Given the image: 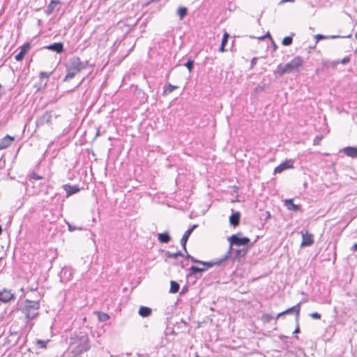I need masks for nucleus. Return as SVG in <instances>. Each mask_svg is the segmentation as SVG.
Wrapping results in <instances>:
<instances>
[{
  "label": "nucleus",
  "instance_id": "1",
  "mask_svg": "<svg viewBox=\"0 0 357 357\" xmlns=\"http://www.w3.org/2000/svg\"><path fill=\"white\" fill-rule=\"evenodd\" d=\"M70 349L75 356L79 355L90 349L89 337L86 335H74L70 337Z\"/></svg>",
  "mask_w": 357,
  "mask_h": 357
},
{
  "label": "nucleus",
  "instance_id": "2",
  "mask_svg": "<svg viewBox=\"0 0 357 357\" xmlns=\"http://www.w3.org/2000/svg\"><path fill=\"white\" fill-rule=\"evenodd\" d=\"M66 66L67 73L64 81H68L73 79L77 74L80 73L81 70L85 68V64L79 57L73 56L68 60Z\"/></svg>",
  "mask_w": 357,
  "mask_h": 357
},
{
  "label": "nucleus",
  "instance_id": "3",
  "mask_svg": "<svg viewBox=\"0 0 357 357\" xmlns=\"http://www.w3.org/2000/svg\"><path fill=\"white\" fill-rule=\"evenodd\" d=\"M303 59L300 56L294 57L291 61L286 63L284 66L280 65L278 66V73L282 75L285 73H291L297 70L303 65Z\"/></svg>",
  "mask_w": 357,
  "mask_h": 357
},
{
  "label": "nucleus",
  "instance_id": "4",
  "mask_svg": "<svg viewBox=\"0 0 357 357\" xmlns=\"http://www.w3.org/2000/svg\"><path fill=\"white\" fill-rule=\"evenodd\" d=\"M39 307L38 301H26L22 310L26 319H33L38 315Z\"/></svg>",
  "mask_w": 357,
  "mask_h": 357
},
{
  "label": "nucleus",
  "instance_id": "5",
  "mask_svg": "<svg viewBox=\"0 0 357 357\" xmlns=\"http://www.w3.org/2000/svg\"><path fill=\"white\" fill-rule=\"evenodd\" d=\"M250 240L247 237H241L239 234H234L229 238V249L226 253L225 255H229V257L231 255V251L232 249V245H246L250 243Z\"/></svg>",
  "mask_w": 357,
  "mask_h": 357
},
{
  "label": "nucleus",
  "instance_id": "6",
  "mask_svg": "<svg viewBox=\"0 0 357 357\" xmlns=\"http://www.w3.org/2000/svg\"><path fill=\"white\" fill-rule=\"evenodd\" d=\"M187 257L188 259H190L194 263H197V264H202V266H207V267H213L214 266L220 265L222 262H224L227 259H229V255H225L222 259L213 260L211 261H199V260L196 259L193 257L190 256V255H188Z\"/></svg>",
  "mask_w": 357,
  "mask_h": 357
},
{
  "label": "nucleus",
  "instance_id": "7",
  "mask_svg": "<svg viewBox=\"0 0 357 357\" xmlns=\"http://www.w3.org/2000/svg\"><path fill=\"white\" fill-rule=\"evenodd\" d=\"M302 235V242L301 244V247H307L310 246L314 243V236L312 234H309L308 232L304 233L303 231H301Z\"/></svg>",
  "mask_w": 357,
  "mask_h": 357
},
{
  "label": "nucleus",
  "instance_id": "8",
  "mask_svg": "<svg viewBox=\"0 0 357 357\" xmlns=\"http://www.w3.org/2000/svg\"><path fill=\"white\" fill-rule=\"evenodd\" d=\"M52 112H45L36 121L37 126H42L45 124H50L52 121Z\"/></svg>",
  "mask_w": 357,
  "mask_h": 357
},
{
  "label": "nucleus",
  "instance_id": "9",
  "mask_svg": "<svg viewBox=\"0 0 357 357\" xmlns=\"http://www.w3.org/2000/svg\"><path fill=\"white\" fill-rule=\"evenodd\" d=\"M291 168H293V161L291 160H286L285 162L281 163L280 165H279L278 166H277L275 168L274 173L280 174L286 169H291Z\"/></svg>",
  "mask_w": 357,
  "mask_h": 357
},
{
  "label": "nucleus",
  "instance_id": "10",
  "mask_svg": "<svg viewBox=\"0 0 357 357\" xmlns=\"http://www.w3.org/2000/svg\"><path fill=\"white\" fill-rule=\"evenodd\" d=\"M31 45L29 43H25L22 46L20 47V52L15 55V59L17 61H22L24 55L30 50Z\"/></svg>",
  "mask_w": 357,
  "mask_h": 357
},
{
  "label": "nucleus",
  "instance_id": "11",
  "mask_svg": "<svg viewBox=\"0 0 357 357\" xmlns=\"http://www.w3.org/2000/svg\"><path fill=\"white\" fill-rule=\"evenodd\" d=\"M63 188L66 192V197H68L80 190L78 185H70L69 184H65L63 185Z\"/></svg>",
  "mask_w": 357,
  "mask_h": 357
},
{
  "label": "nucleus",
  "instance_id": "12",
  "mask_svg": "<svg viewBox=\"0 0 357 357\" xmlns=\"http://www.w3.org/2000/svg\"><path fill=\"white\" fill-rule=\"evenodd\" d=\"M197 227V225H194L191 228L188 229L187 231H185V234H183L181 240V244L183 249L186 251V243L188 240L189 236L193 231V230Z\"/></svg>",
  "mask_w": 357,
  "mask_h": 357
},
{
  "label": "nucleus",
  "instance_id": "13",
  "mask_svg": "<svg viewBox=\"0 0 357 357\" xmlns=\"http://www.w3.org/2000/svg\"><path fill=\"white\" fill-rule=\"evenodd\" d=\"M14 298L13 294L11 291L3 289L0 291V301L3 303H7Z\"/></svg>",
  "mask_w": 357,
  "mask_h": 357
},
{
  "label": "nucleus",
  "instance_id": "14",
  "mask_svg": "<svg viewBox=\"0 0 357 357\" xmlns=\"http://www.w3.org/2000/svg\"><path fill=\"white\" fill-rule=\"evenodd\" d=\"M14 141V137L7 135L0 139V150L8 148Z\"/></svg>",
  "mask_w": 357,
  "mask_h": 357
},
{
  "label": "nucleus",
  "instance_id": "15",
  "mask_svg": "<svg viewBox=\"0 0 357 357\" xmlns=\"http://www.w3.org/2000/svg\"><path fill=\"white\" fill-rule=\"evenodd\" d=\"M45 48L56 53H61L63 52V45L62 43H55L45 47Z\"/></svg>",
  "mask_w": 357,
  "mask_h": 357
},
{
  "label": "nucleus",
  "instance_id": "16",
  "mask_svg": "<svg viewBox=\"0 0 357 357\" xmlns=\"http://www.w3.org/2000/svg\"><path fill=\"white\" fill-rule=\"evenodd\" d=\"M343 153L349 157H357V147L347 146L343 149Z\"/></svg>",
  "mask_w": 357,
  "mask_h": 357
},
{
  "label": "nucleus",
  "instance_id": "17",
  "mask_svg": "<svg viewBox=\"0 0 357 357\" xmlns=\"http://www.w3.org/2000/svg\"><path fill=\"white\" fill-rule=\"evenodd\" d=\"M300 304H301V303H298L297 305H296L293 306L292 307H290V308L287 309V310H285V311H284V312H282L279 313V314H278V317H280V316H282V315H283V314L290 313V312H295V313H296V317H298V315H299L300 309H301V307H300Z\"/></svg>",
  "mask_w": 357,
  "mask_h": 357
},
{
  "label": "nucleus",
  "instance_id": "18",
  "mask_svg": "<svg viewBox=\"0 0 357 357\" xmlns=\"http://www.w3.org/2000/svg\"><path fill=\"white\" fill-rule=\"evenodd\" d=\"M240 213L236 212L229 217V222L231 225L236 227L239 225Z\"/></svg>",
  "mask_w": 357,
  "mask_h": 357
},
{
  "label": "nucleus",
  "instance_id": "19",
  "mask_svg": "<svg viewBox=\"0 0 357 357\" xmlns=\"http://www.w3.org/2000/svg\"><path fill=\"white\" fill-rule=\"evenodd\" d=\"M284 205L289 210L293 211H297L299 209V206L293 203L292 199H286L284 202Z\"/></svg>",
  "mask_w": 357,
  "mask_h": 357
},
{
  "label": "nucleus",
  "instance_id": "20",
  "mask_svg": "<svg viewBox=\"0 0 357 357\" xmlns=\"http://www.w3.org/2000/svg\"><path fill=\"white\" fill-rule=\"evenodd\" d=\"M151 314V309L148 307L142 306L139 310V314L143 317H147Z\"/></svg>",
  "mask_w": 357,
  "mask_h": 357
},
{
  "label": "nucleus",
  "instance_id": "21",
  "mask_svg": "<svg viewBox=\"0 0 357 357\" xmlns=\"http://www.w3.org/2000/svg\"><path fill=\"white\" fill-rule=\"evenodd\" d=\"M209 267H207V266H201V267H198V266H192L190 268V271L192 273H201V272H203L204 271H206L207 268H208Z\"/></svg>",
  "mask_w": 357,
  "mask_h": 357
},
{
  "label": "nucleus",
  "instance_id": "22",
  "mask_svg": "<svg viewBox=\"0 0 357 357\" xmlns=\"http://www.w3.org/2000/svg\"><path fill=\"white\" fill-rule=\"evenodd\" d=\"M158 240L161 242V243H168L170 241V236L168 234V233L167 232H165V233H162V234H158Z\"/></svg>",
  "mask_w": 357,
  "mask_h": 357
},
{
  "label": "nucleus",
  "instance_id": "23",
  "mask_svg": "<svg viewBox=\"0 0 357 357\" xmlns=\"http://www.w3.org/2000/svg\"><path fill=\"white\" fill-rule=\"evenodd\" d=\"M170 289H169V292L172 293V294H175V293H177L179 290V284L178 283H177L175 281H171L170 282Z\"/></svg>",
  "mask_w": 357,
  "mask_h": 357
},
{
  "label": "nucleus",
  "instance_id": "24",
  "mask_svg": "<svg viewBox=\"0 0 357 357\" xmlns=\"http://www.w3.org/2000/svg\"><path fill=\"white\" fill-rule=\"evenodd\" d=\"M165 256L167 258H177L179 256H182V253L180 251L176 252H171L169 251H166L165 252Z\"/></svg>",
  "mask_w": 357,
  "mask_h": 357
},
{
  "label": "nucleus",
  "instance_id": "25",
  "mask_svg": "<svg viewBox=\"0 0 357 357\" xmlns=\"http://www.w3.org/2000/svg\"><path fill=\"white\" fill-rule=\"evenodd\" d=\"M338 37H339L338 36H324V35H321V34H317V35L314 36L317 43L320 40L328 39V38H336Z\"/></svg>",
  "mask_w": 357,
  "mask_h": 357
},
{
  "label": "nucleus",
  "instance_id": "26",
  "mask_svg": "<svg viewBox=\"0 0 357 357\" xmlns=\"http://www.w3.org/2000/svg\"><path fill=\"white\" fill-rule=\"evenodd\" d=\"M188 10L185 7H180L177 10V14L181 19H183L187 15Z\"/></svg>",
  "mask_w": 357,
  "mask_h": 357
},
{
  "label": "nucleus",
  "instance_id": "27",
  "mask_svg": "<svg viewBox=\"0 0 357 357\" xmlns=\"http://www.w3.org/2000/svg\"><path fill=\"white\" fill-rule=\"evenodd\" d=\"M59 3V0H52L47 6L48 13H51L54 10L55 5Z\"/></svg>",
  "mask_w": 357,
  "mask_h": 357
},
{
  "label": "nucleus",
  "instance_id": "28",
  "mask_svg": "<svg viewBox=\"0 0 357 357\" xmlns=\"http://www.w3.org/2000/svg\"><path fill=\"white\" fill-rule=\"evenodd\" d=\"M292 40L291 36H287L283 38L282 44L284 46H289L292 43Z\"/></svg>",
  "mask_w": 357,
  "mask_h": 357
},
{
  "label": "nucleus",
  "instance_id": "29",
  "mask_svg": "<svg viewBox=\"0 0 357 357\" xmlns=\"http://www.w3.org/2000/svg\"><path fill=\"white\" fill-rule=\"evenodd\" d=\"M176 89H177L176 86L168 84L167 88L164 90L163 93H170Z\"/></svg>",
  "mask_w": 357,
  "mask_h": 357
},
{
  "label": "nucleus",
  "instance_id": "30",
  "mask_svg": "<svg viewBox=\"0 0 357 357\" xmlns=\"http://www.w3.org/2000/svg\"><path fill=\"white\" fill-rule=\"evenodd\" d=\"M67 225H68V230L70 231H74L75 230H82V227H76V226H74L71 224H70L69 222H67Z\"/></svg>",
  "mask_w": 357,
  "mask_h": 357
},
{
  "label": "nucleus",
  "instance_id": "31",
  "mask_svg": "<svg viewBox=\"0 0 357 357\" xmlns=\"http://www.w3.org/2000/svg\"><path fill=\"white\" fill-rule=\"evenodd\" d=\"M99 320L101 321H105L109 319V317L106 313H99Z\"/></svg>",
  "mask_w": 357,
  "mask_h": 357
},
{
  "label": "nucleus",
  "instance_id": "32",
  "mask_svg": "<svg viewBox=\"0 0 357 357\" xmlns=\"http://www.w3.org/2000/svg\"><path fill=\"white\" fill-rule=\"evenodd\" d=\"M193 61L189 59L188 62L185 64V66L188 69L189 72H191L193 68Z\"/></svg>",
  "mask_w": 357,
  "mask_h": 357
},
{
  "label": "nucleus",
  "instance_id": "33",
  "mask_svg": "<svg viewBox=\"0 0 357 357\" xmlns=\"http://www.w3.org/2000/svg\"><path fill=\"white\" fill-rule=\"evenodd\" d=\"M47 342H49V340L44 341V340H37L36 343L41 348H46V344Z\"/></svg>",
  "mask_w": 357,
  "mask_h": 357
},
{
  "label": "nucleus",
  "instance_id": "34",
  "mask_svg": "<svg viewBox=\"0 0 357 357\" xmlns=\"http://www.w3.org/2000/svg\"><path fill=\"white\" fill-rule=\"evenodd\" d=\"M247 252V249H241L236 250V257L244 256Z\"/></svg>",
  "mask_w": 357,
  "mask_h": 357
},
{
  "label": "nucleus",
  "instance_id": "35",
  "mask_svg": "<svg viewBox=\"0 0 357 357\" xmlns=\"http://www.w3.org/2000/svg\"><path fill=\"white\" fill-rule=\"evenodd\" d=\"M229 38V34L227 33H225L223 35V38L222 39L221 45H226Z\"/></svg>",
  "mask_w": 357,
  "mask_h": 357
},
{
  "label": "nucleus",
  "instance_id": "36",
  "mask_svg": "<svg viewBox=\"0 0 357 357\" xmlns=\"http://www.w3.org/2000/svg\"><path fill=\"white\" fill-rule=\"evenodd\" d=\"M30 178L35 179V180H39L42 178V176L38 175L37 174L33 172L30 174Z\"/></svg>",
  "mask_w": 357,
  "mask_h": 357
},
{
  "label": "nucleus",
  "instance_id": "37",
  "mask_svg": "<svg viewBox=\"0 0 357 357\" xmlns=\"http://www.w3.org/2000/svg\"><path fill=\"white\" fill-rule=\"evenodd\" d=\"M310 316L313 319H319L321 318V314L318 312H313L310 314Z\"/></svg>",
  "mask_w": 357,
  "mask_h": 357
},
{
  "label": "nucleus",
  "instance_id": "38",
  "mask_svg": "<svg viewBox=\"0 0 357 357\" xmlns=\"http://www.w3.org/2000/svg\"><path fill=\"white\" fill-rule=\"evenodd\" d=\"M51 73H47V72H41L40 73V77H48L50 75Z\"/></svg>",
  "mask_w": 357,
  "mask_h": 357
},
{
  "label": "nucleus",
  "instance_id": "39",
  "mask_svg": "<svg viewBox=\"0 0 357 357\" xmlns=\"http://www.w3.org/2000/svg\"><path fill=\"white\" fill-rule=\"evenodd\" d=\"M349 61H350L349 57L346 56V57H344V58H343V59H342V61H341V63H342V64H346V63H349Z\"/></svg>",
  "mask_w": 357,
  "mask_h": 357
},
{
  "label": "nucleus",
  "instance_id": "40",
  "mask_svg": "<svg viewBox=\"0 0 357 357\" xmlns=\"http://www.w3.org/2000/svg\"><path fill=\"white\" fill-rule=\"evenodd\" d=\"M322 139V137L317 136L314 139V144H318L319 141H321Z\"/></svg>",
  "mask_w": 357,
  "mask_h": 357
},
{
  "label": "nucleus",
  "instance_id": "41",
  "mask_svg": "<svg viewBox=\"0 0 357 357\" xmlns=\"http://www.w3.org/2000/svg\"><path fill=\"white\" fill-rule=\"evenodd\" d=\"M257 58L255 57L253 58L252 60H251V63H250V65H251V67H253L255 64H256V62H257Z\"/></svg>",
  "mask_w": 357,
  "mask_h": 357
},
{
  "label": "nucleus",
  "instance_id": "42",
  "mask_svg": "<svg viewBox=\"0 0 357 357\" xmlns=\"http://www.w3.org/2000/svg\"><path fill=\"white\" fill-rule=\"evenodd\" d=\"M225 45H220V51L221 52H225Z\"/></svg>",
  "mask_w": 357,
  "mask_h": 357
},
{
  "label": "nucleus",
  "instance_id": "43",
  "mask_svg": "<svg viewBox=\"0 0 357 357\" xmlns=\"http://www.w3.org/2000/svg\"><path fill=\"white\" fill-rule=\"evenodd\" d=\"M352 249H353L354 251H356L357 252V243L354 244Z\"/></svg>",
  "mask_w": 357,
  "mask_h": 357
},
{
  "label": "nucleus",
  "instance_id": "44",
  "mask_svg": "<svg viewBox=\"0 0 357 357\" xmlns=\"http://www.w3.org/2000/svg\"><path fill=\"white\" fill-rule=\"evenodd\" d=\"M288 1H289V2H294V0H282V3L288 2Z\"/></svg>",
  "mask_w": 357,
  "mask_h": 357
},
{
  "label": "nucleus",
  "instance_id": "45",
  "mask_svg": "<svg viewBox=\"0 0 357 357\" xmlns=\"http://www.w3.org/2000/svg\"><path fill=\"white\" fill-rule=\"evenodd\" d=\"M298 332H299V328H298V327H297V328H296V330L294 331V333H298Z\"/></svg>",
  "mask_w": 357,
  "mask_h": 357
},
{
  "label": "nucleus",
  "instance_id": "46",
  "mask_svg": "<svg viewBox=\"0 0 357 357\" xmlns=\"http://www.w3.org/2000/svg\"><path fill=\"white\" fill-rule=\"evenodd\" d=\"M1 232H2V228H1V227L0 226V234H1Z\"/></svg>",
  "mask_w": 357,
  "mask_h": 357
},
{
  "label": "nucleus",
  "instance_id": "47",
  "mask_svg": "<svg viewBox=\"0 0 357 357\" xmlns=\"http://www.w3.org/2000/svg\"><path fill=\"white\" fill-rule=\"evenodd\" d=\"M185 291V289H183L182 291L181 292V294H183Z\"/></svg>",
  "mask_w": 357,
  "mask_h": 357
},
{
  "label": "nucleus",
  "instance_id": "48",
  "mask_svg": "<svg viewBox=\"0 0 357 357\" xmlns=\"http://www.w3.org/2000/svg\"><path fill=\"white\" fill-rule=\"evenodd\" d=\"M99 135V130H98L96 135Z\"/></svg>",
  "mask_w": 357,
  "mask_h": 357
}]
</instances>
